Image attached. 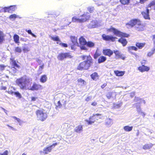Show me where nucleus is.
<instances>
[{
	"instance_id": "obj_36",
	"label": "nucleus",
	"mask_w": 155,
	"mask_h": 155,
	"mask_svg": "<svg viewBox=\"0 0 155 155\" xmlns=\"http://www.w3.org/2000/svg\"><path fill=\"white\" fill-rule=\"evenodd\" d=\"M133 128L132 126L130 127L128 126H126L124 127V129L126 131L129 132L132 130Z\"/></svg>"
},
{
	"instance_id": "obj_29",
	"label": "nucleus",
	"mask_w": 155,
	"mask_h": 155,
	"mask_svg": "<svg viewBox=\"0 0 155 155\" xmlns=\"http://www.w3.org/2000/svg\"><path fill=\"white\" fill-rule=\"evenodd\" d=\"M47 77L45 74L42 75L40 78V81L42 83H44L47 81Z\"/></svg>"
},
{
	"instance_id": "obj_6",
	"label": "nucleus",
	"mask_w": 155,
	"mask_h": 155,
	"mask_svg": "<svg viewBox=\"0 0 155 155\" xmlns=\"http://www.w3.org/2000/svg\"><path fill=\"white\" fill-rule=\"evenodd\" d=\"M35 114L38 120L43 121L47 118L48 116L43 109H38L36 110Z\"/></svg>"
},
{
	"instance_id": "obj_51",
	"label": "nucleus",
	"mask_w": 155,
	"mask_h": 155,
	"mask_svg": "<svg viewBox=\"0 0 155 155\" xmlns=\"http://www.w3.org/2000/svg\"><path fill=\"white\" fill-rule=\"evenodd\" d=\"M93 7H89L87 8V10L91 13H92L94 10Z\"/></svg>"
},
{
	"instance_id": "obj_9",
	"label": "nucleus",
	"mask_w": 155,
	"mask_h": 155,
	"mask_svg": "<svg viewBox=\"0 0 155 155\" xmlns=\"http://www.w3.org/2000/svg\"><path fill=\"white\" fill-rule=\"evenodd\" d=\"M72 43L70 44L71 49L74 50L76 48L77 45L78 44L77 38L75 36H71L70 37Z\"/></svg>"
},
{
	"instance_id": "obj_21",
	"label": "nucleus",
	"mask_w": 155,
	"mask_h": 155,
	"mask_svg": "<svg viewBox=\"0 0 155 155\" xmlns=\"http://www.w3.org/2000/svg\"><path fill=\"white\" fill-rule=\"evenodd\" d=\"M118 41L121 43L123 46H125L127 43V41L126 39L122 38L119 39Z\"/></svg>"
},
{
	"instance_id": "obj_60",
	"label": "nucleus",
	"mask_w": 155,
	"mask_h": 155,
	"mask_svg": "<svg viewBox=\"0 0 155 155\" xmlns=\"http://www.w3.org/2000/svg\"><path fill=\"white\" fill-rule=\"evenodd\" d=\"M107 84L106 83H104L101 86V87L102 89H103L107 86Z\"/></svg>"
},
{
	"instance_id": "obj_49",
	"label": "nucleus",
	"mask_w": 155,
	"mask_h": 155,
	"mask_svg": "<svg viewBox=\"0 0 155 155\" xmlns=\"http://www.w3.org/2000/svg\"><path fill=\"white\" fill-rule=\"evenodd\" d=\"M25 31L26 32H27L28 33V34L31 35L34 37H36V36L34 34L32 33L31 30H27L26 29L25 30Z\"/></svg>"
},
{
	"instance_id": "obj_48",
	"label": "nucleus",
	"mask_w": 155,
	"mask_h": 155,
	"mask_svg": "<svg viewBox=\"0 0 155 155\" xmlns=\"http://www.w3.org/2000/svg\"><path fill=\"white\" fill-rule=\"evenodd\" d=\"M14 94L15 95L16 97H18L19 98H21V96L20 94L18 91L15 92Z\"/></svg>"
},
{
	"instance_id": "obj_58",
	"label": "nucleus",
	"mask_w": 155,
	"mask_h": 155,
	"mask_svg": "<svg viewBox=\"0 0 155 155\" xmlns=\"http://www.w3.org/2000/svg\"><path fill=\"white\" fill-rule=\"evenodd\" d=\"M91 97H87L86 98V99H85V100L86 101L88 102L91 100Z\"/></svg>"
},
{
	"instance_id": "obj_63",
	"label": "nucleus",
	"mask_w": 155,
	"mask_h": 155,
	"mask_svg": "<svg viewBox=\"0 0 155 155\" xmlns=\"http://www.w3.org/2000/svg\"><path fill=\"white\" fill-rule=\"evenodd\" d=\"M132 54L135 56V57L136 58H137L139 57V56L138 55H137L136 53H132Z\"/></svg>"
},
{
	"instance_id": "obj_30",
	"label": "nucleus",
	"mask_w": 155,
	"mask_h": 155,
	"mask_svg": "<svg viewBox=\"0 0 155 155\" xmlns=\"http://www.w3.org/2000/svg\"><path fill=\"white\" fill-rule=\"evenodd\" d=\"M113 31L114 35H116L117 32L118 30L116 28L112 27V26L109 28L107 29V31L108 32H110Z\"/></svg>"
},
{
	"instance_id": "obj_50",
	"label": "nucleus",
	"mask_w": 155,
	"mask_h": 155,
	"mask_svg": "<svg viewBox=\"0 0 155 155\" xmlns=\"http://www.w3.org/2000/svg\"><path fill=\"white\" fill-rule=\"evenodd\" d=\"M44 64H42V65L40 66L39 68V69L38 70V72H39V74H41L42 73V70L44 68Z\"/></svg>"
},
{
	"instance_id": "obj_11",
	"label": "nucleus",
	"mask_w": 155,
	"mask_h": 155,
	"mask_svg": "<svg viewBox=\"0 0 155 155\" xmlns=\"http://www.w3.org/2000/svg\"><path fill=\"white\" fill-rule=\"evenodd\" d=\"M42 88L41 85L34 83L30 88H28L27 89L32 91H38L41 89Z\"/></svg>"
},
{
	"instance_id": "obj_14",
	"label": "nucleus",
	"mask_w": 155,
	"mask_h": 155,
	"mask_svg": "<svg viewBox=\"0 0 155 155\" xmlns=\"http://www.w3.org/2000/svg\"><path fill=\"white\" fill-rule=\"evenodd\" d=\"M148 5L146 7V9L145 11H143L141 12V14L143 18L146 19L150 20V18L149 15V10L148 9Z\"/></svg>"
},
{
	"instance_id": "obj_52",
	"label": "nucleus",
	"mask_w": 155,
	"mask_h": 155,
	"mask_svg": "<svg viewBox=\"0 0 155 155\" xmlns=\"http://www.w3.org/2000/svg\"><path fill=\"white\" fill-rule=\"evenodd\" d=\"M6 67V65L3 64H0V70L1 71L4 70Z\"/></svg>"
},
{
	"instance_id": "obj_42",
	"label": "nucleus",
	"mask_w": 155,
	"mask_h": 155,
	"mask_svg": "<svg viewBox=\"0 0 155 155\" xmlns=\"http://www.w3.org/2000/svg\"><path fill=\"white\" fill-rule=\"evenodd\" d=\"M55 105L56 106L55 108L57 109L60 108L62 107V105L61 104L60 101H58L57 103H55Z\"/></svg>"
},
{
	"instance_id": "obj_33",
	"label": "nucleus",
	"mask_w": 155,
	"mask_h": 155,
	"mask_svg": "<svg viewBox=\"0 0 155 155\" xmlns=\"http://www.w3.org/2000/svg\"><path fill=\"white\" fill-rule=\"evenodd\" d=\"M127 49L128 51L131 52L132 50H134L135 51H137V47L134 46H130L127 47Z\"/></svg>"
},
{
	"instance_id": "obj_54",
	"label": "nucleus",
	"mask_w": 155,
	"mask_h": 155,
	"mask_svg": "<svg viewBox=\"0 0 155 155\" xmlns=\"http://www.w3.org/2000/svg\"><path fill=\"white\" fill-rule=\"evenodd\" d=\"M29 50V48L28 47H24L23 49V50L24 53L28 51Z\"/></svg>"
},
{
	"instance_id": "obj_55",
	"label": "nucleus",
	"mask_w": 155,
	"mask_h": 155,
	"mask_svg": "<svg viewBox=\"0 0 155 155\" xmlns=\"http://www.w3.org/2000/svg\"><path fill=\"white\" fill-rule=\"evenodd\" d=\"M38 99V97H31V101H34Z\"/></svg>"
},
{
	"instance_id": "obj_35",
	"label": "nucleus",
	"mask_w": 155,
	"mask_h": 155,
	"mask_svg": "<svg viewBox=\"0 0 155 155\" xmlns=\"http://www.w3.org/2000/svg\"><path fill=\"white\" fill-rule=\"evenodd\" d=\"M5 35L3 32L0 30V43H1L4 40Z\"/></svg>"
},
{
	"instance_id": "obj_17",
	"label": "nucleus",
	"mask_w": 155,
	"mask_h": 155,
	"mask_svg": "<svg viewBox=\"0 0 155 155\" xmlns=\"http://www.w3.org/2000/svg\"><path fill=\"white\" fill-rule=\"evenodd\" d=\"M116 35L122 38H128L130 36L129 34L122 32L118 30Z\"/></svg>"
},
{
	"instance_id": "obj_7",
	"label": "nucleus",
	"mask_w": 155,
	"mask_h": 155,
	"mask_svg": "<svg viewBox=\"0 0 155 155\" xmlns=\"http://www.w3.org/2000/svg\"><path fill=\"white\" fill-rule=\"evenodd\" d=\"M79 40L81 49L82 50H87V49L85 46L86 45L87 42L85 38L83 36H81Z\"/></svg>"
},
{
	"instance_id": "obj_13",
	"label": "nucleus",
	"mask_w": 155,
	"mask_h": 155,
	"mask_svg": "<svg viewBox=\"0 0 155 155\" xmlns=\"http://www.w3.org/2000/svg\"><path fill=\"white\" fill-rule=\"evenodd\" d=\"M103 54L110 57L113 54V51L110 49L105 48L103 49L102 51Z\"/></svg>"
},
{
	"instance_id": "obj_38",
	"label": "nucleus",
	"mask_w": 155,
	"mask_h": 155,
	"mask_svg": "<svg viewBox=\"0 0 155 155\" xmlns=\"http://www.w3.org/2000/svg\"><path fill=\"white\" fill-rule=\"evenodd\" d=\"M112 124V119L110 118L107 119L105 123V125L107 126H110Z\"/></svg>"
},
{
	"instance_id": "obj_61",
	"label": "nucleus",
	"mask_w": 155,
	"mask_h": 155,
	"mask_svg": "<svg viewBox=\"0 0 155 155\" xmlns=\"http://www.w3.org/2000/svg\"><path fill=\"white\" fill-rule=\"evenodd\" d=\"M7 88L5 86H2L1 87V90H6Z\"/></svg>"
},
{
	"instance_id": "obj_53",
	"label": "nucleus",
	"mask_w": 155,
	"mask_h": 155,
	"mask_svg": "<svg viewBox=\"0 0 155 155\" xmlns=\"http://www.w3.org/2000/svg\"><path fill=\"white\" fill-rule=\"evenodd\" d=\"M59 143L56 142V143H54L52 144V145L49 146L51 148V149H52L54 147L56 146Z\"/></svg>"
},
{
	"instance_id": "obj_12",
	"label": "nucleus",
	"mask_w": 155,
	"mask_h": 155,
	"mask_svg": "<svg viewBox=\"0 0 155 155\" xmlns=\"http://www.w3.org/2000/svg\"><path fill=\"white\" fill-rule=\"evenodd\" d=\"M143 63H141L142 65L138 67V70L140 72H147L149 71L150 70V67L143 65Z\"/></svg>"
},
{
	"instance_id": "obj_22",
	"label": "nucleus",
	"mask_w": 155,
	"mask_h": 155,
	"mask_svg": "<svg viewBox=\"0 0 155 155\" xmlns=\"http://www.w3.org/2000/svg\"><path fill=\"white\" fill-rule=\"evenodd\" d=\"M91 77L92 79L94 81H97L99 78V75L97 73L94 72L91 75Z\"/></svg>"
},
{
	"instance_id": "obj_44",
	"label": "nucleus",
	"mask_w": 155,
	"mask_h": 155,
	"mask_svg": "<svg viewBox=\"0 0 155 155\" xmlns=\"http://www.w3.org/2000/svg\"><path fill=\"white\" fill-rule=\"evenodd\" d=\"M51 39L52 40H53L54 41H60V38H59L58 36H56L55 37H51Z\"/></svg>"
},
{
	"instance_id": "obj_8",
	"label": "nucleus",
	"mask_w": 155,
	"mask_h": 155,
	"mask_svg": "<svg viewBox=\"0 0 155 155\" xmlns=\"http://www.w3.org/2000/svg\"><path fill=\"white\" fill-rule=\"evenodd\" d=\"M102 39L106 41H111L114 42L115 40L117 39V38L115 37H114L112 35H107L105 34L102 35Z\"/></svg>"
},
{
	"instance_id": "obj_46",
	"label": "nucleus",
	"mask_w": 155,
	"mask_h": 155,
	"mask_svg": "<svg viewBox=\"0 0 155 155\" xmlns=\"http://www.w3.org/2000/svg\"><path fill=\"white\" fill-rule=\"evenodd\" d=\"M101 54L97 52H96L94 55V58L95 59H96L98 57L100 56Z\"/></svg>"
},
{
	"instance_id": "obj_19",
	"label": "nucleus",
	"mask_w": 155,
	"mask_h": 155,
	"mask_svg": "<svg viewBox=\"0 0 155 155\" xmlns=\"http://www.w3.org/2000/svg\"><path fill=\"white\" fill-rule=\"evenodd\" d=\"M96 117H94V115H93L89 117V120H86L85 121L87 123L88 125H90L94 123Z\"/></svg>"
},
{
	"instance_id": "obj_16",
	"label": "nucleus",
	"mask_w": 155,
	"mask_h": 155,
	"mask_svg": "<svg viewBox=\"0 0 155 155\" xmlns=\"http://www.w3.org/2000/svg\"><path fill=\"white\" fill-rule=\"evenodd\" d=\"M98 23L96 20H92L89 24L88 27L90 28H96L98 26Z\"/></svg>"
},
{
	"instance_id": "obj_25",
	"label": "nucleus",
	"mask_w": 155,
	"mask_h": 155,
	"mask_svg": "<svg viewBox=\"0 0 155 155\" xmlns=\"http://www.w3.org/2000/svg\"><path fill=\"white\" fill-rule=\"evenodd\" d=\"M77 81L78 85L81 86H84L86 84V81L81 78L78 79Z\"/></svg>"
},
{
	"instance_id": "obj_32",
	"label": "nucleus",
	"mask_w": 155,
	"mask_h": 155,
	"mask_svg": "<svg viewBox=\"0 0 155 155\" xmlns=\"http://www.w3.org/2000/svg\"><path fill=\"white\" fill-rule=\"evenodd\" d=\"M153 146V144L152 143L146 144L143 146V148L144 150L149 149L151 148Z\"/></svg>"
},
{
	"instance_id": "obj_2",
	"label": "nucleus",
	"mask_w": 155,
	"mask_h": 155,
	"mask_svg": "<svg viewBox=\"0 0 155 155\" xmlns=\"http://www.w3.org/2000/svg\"><path fill=\"white\" fill-rule=\"evenodd\" d=\"M126 26L127 28L134 27L135 29L138 31H143L145 29V25L142 23L140 20L138 18L131 19L126 24Z\"/></svg>"
},
{
	"instance_id": "obj_41",
	"label": "nucleus",
	"mask_w": 155,
	"mask_h": 155,
	"mask_svg": "<svg viewBox=\"0 0 155 155\" xmlns=\"http://www.w3.org/2000/svg\"><path fill=\"white\" fill-rule=\"evenodd\" d=\"M134 101L135 102H137V101H140V102L138 103V104H140L141 103L142 101H143V102L144 103H145V101L144 100H142V99H139V98H138V97H135V98L134 99ZM138 104V103H137L136 104Z\"/></svg>"
},
{
	"instance_id": "obj_64",
	"label": "nucleus",
	"mask_w": 155,
	"mask_h": 155,
	"mask_svg": "<svg viewBox=\"0 0 155 155\" xmlns=\"http://www.w3.org/2000/svg\"><path fill=\"white\" fill-rule=\"evenodd\" d=\"M140 2L141 3H143L147 0H139Z\"/></svg>"
},
{
	"instance_id": "obj_57",
	"label": "nucleus",
	"mask_w": 155,
	"mask_h": 155,
	"mask_svg": "<svg viewBox=\"0 0 155 155\" xmlns=\"http://www.w3.org/2000/svg\"><path fill=\"white\" fill-rule=\"evenodd\" d=\"M8 153V152L7 150H5L2 153L0 154V155H7Z\"/></svg>"
},
{
	"instance_id": "obj_15",
	"label": "nucleus",
	"mask_w": 155,
	"mask_h": 155,
	"mask_svg": "<svg viewBox=\"0 0 155 155\" xmlns=\"http://www.w3.org/2000/svg\"><path fill=\"white\" fill-rule=\"evenodd\" d=\"M113 53H114L115 54V58L116 59L120 58L123 60H124L126 57L123 56L121 53L118 50H114Z\"/></svg>"
},
{
	"instance_id": "obj_62",
	"label": "nucleus",
	"mask_w": 155,
	"mask_h": 155,
	"mask_svg": "<svg viewBox=\"0 0 155 155\" xmlns=\"http://www.w3.org/2000/svg\"><path fill=\"white\" fill-rule=\"evenodd\" d=\"M93 115H94V117H95V116H101L102 115L101 114H93Z\"/></svg>"
},
{
	"instance_id": "obj_1",
	"label": "nucleus",
	"mask_w": 155,
	"mask_h": 155,
	"mask_svg": "<svg viewBox=\"0 0 155 155\" xmlns=\"http://www.w3.org/2000/svg\"><path fill=\"white\" fill-rule=\"evenodd\" d=\"M81 58L84 61L78 65L77 69L81 71L88 70L93 63L92 58L90 54L81 55Z\"/></svg>"
},
{
	"instance_id": "obj_59",
	"label": "nucleus",
	"mask_w": 155,
	"mask_h": 155,
	"mask_svg": "<svg viewBox=\"0 0 155 155\" xmlns=\"http://www.w3.org/2000/svg\"><path fill=\"white\" fill-rule=\"evenodd\" d=\"M97 103L95 101L92 102L91 104V105L94 106H97Z\"/></svg>"
},
{
	"instance_id": "obj_40",
	"label": "nucleus",
	"mask_w": 155,
	"mask_h": 155,
	"mask_svg": "<svg viewBox=\"0 0 155 155\" xmlns=\"http://www.w3.org/2000/svg\"><path fill=\"white\" fill-rule=\"evenodd\" d=\"M130 0H120L121 4L123 5H127L130 2Z\"/></svg>"
},
{
	"instance_id": "obj_20",
	"label": "nucleus",
	"mask_w": 155,
	"mask_h": 155,
	"mask_svg": "<svg viewBox=\"0 0 155 155\" xmlns=\"http://www.w3.org/2000/svg\"><path fill=\"white\" fill-rule=\"evenodd\" d=\"M52 149L49 146L45 147L43 150V152L44 154H47L51 152Z\"/></svg>"
},
{
	"instance_id": "obj_27",
	"label": "nucleus",
	"mask_w": 155,
	"mask_h": 155,
	"mask_svg": "<svg viewBox=\"0 0 155 155\" xmlns=\"http://www.w3.org/2000/svg\"><path fill=\"white\" fill-rule=\"evenodd\" d=\"M15 90V89L14 87L12 86H10L9 87L7 92L8 94L12 95L14 94L15 92L14 91Z\"/></svg>"
},
{
	"instance_id": "obj_3",
	"label": "nucleus",
	"mask_w": 155,
	"mask_h": 155,
	"mask_svg": "<svg viewBox=\"0 0 155 155\" xmlns=\"http://www.w3.org/2000/svg\"><path fill=\"white\" fill-rule=\"evenodd\" d=\"M15 83L21 89L26 90L27 89V85L29 83V80L26 76L25 75L17 79Z\"/></svg>"
},
{
	"instance_id": "obj_23",
	"label": "nucleus",
	"mask_w": 155,
	"mask_h": 155,
	"mask_svg": "<svg viewBox=\"0 0 155 155\" xmlns=\"http://www.w3.org/2000/svg\"><path fill=\"white\" fill-rule=\"evenodd\" d=\"M146 43H140L139 42H137L136 43L135 45L137 49H141L143 48L145 45Z\"/></svg>"
},
{
	"instance_id": "obj_43",
	"label": "nucleus",
	"mask_w": 155,
	"mask_h": 155,
	"mask_svg": "<svg viewBox=\"0 0 155 155\" xmlns=\"http://www.w3.org/2000/svg\"><path fill=\"white\" fill-rule=\"evenodd\" d=\"M113 92H109L106 95L108 99H110L113 97Z\"/></svg>"
},
{
	"instance_id": "obj_37",
	"label": "nucleus",
	"mask_w": 155,
	"mask_h": 155,
	"mask_svg": "<svg viewBox=\"0 0 155 155\" xmlns=\"http://www.w3.org/2000/svg\"><path fill=\"white\" fill-rule=\"evenodd\" d=\"M153 6V9L155 10V1H152L148 5V7L151 8Z\"/></svg>"
},
{
	"instance_id": "obj_39",
	"label": "nucleus",
	"mask_w": 155,
	"mask_h": 155,
	"mask_svg": "<svg viewBox=\"0 0 155 155\" xmlns=\"http://www.w3.org/2000/svg\"><path fill=\"white\" fill-rule=\"evenodd\" d=\"M14 51L15 53H20L22 51V50L20 47H16L15 48Z\"/></svg>"
},
{
	"instance_id": "obj_18",
	"label": "nucleus",
	"mask_w": 155,
	"mask_h": 155,
	"mask_svg": "<svg viewBox=\"0 0 155 155\" xmlns=\"http://www.w3.org/2000/svg\"><path fill=\"white\" fill-rule=\"evenodd\" d=\"M68 56V53H59L57 56L58 59L60 60H62L66 58Z\"/></svg>"
},
{
	"instance_id": "obj_45",
	"label": "nucleus",
	"mask_w": 155,
	"mask_h": 155,
	"mask_svg": "<svg viewBox=\"0 0 155 155\" xmlns=\"http://www.w3.org/2000/svg\"><path fill=\"white\" fill-rule=\"evenodd\" d=\"M17 17V16L15 14H13L11 15L10 16H9V18L11 19H15Z\"/></svg>"
},
{
	"instance_id": "obj_31",
	"label": "nucleus",
	"mask_w": 155,
	"mask_h": 155,
	"mask_svg": "<svg viewBox=\"0 0 155 155\" xmlns=\"http://www.w3.org/2000/svg\"><path fill=\"white\" fill-rule=\"evenodd\" d=\"M87 46L90 48H94L95 46V43L91 41H88L87 42Z\"/></svg>"
},
{
	"instance_id": "obj_24",
	"label": "nucleus",
	"mask_w": 155,
	"mask_h": 155,
	"mask_svg": "<svg viewBox=\"0 0 155 155\" xmlns=\"http://www.w3.org/2000/svg\"><path fill=\"white\" fill-rule=\"evenodd\" d=\"M107 60V58L106 57L102 55L100 56L98 59V63L99 64L103 63L105 61Z\"/></svg>"
},
{
	"instance_id": "obj_47",
	"label": "nucleus",
	"mask_w": 155,
	"mask_h": 155,
	"mask_svg": "<svg viewBox=\"0 0 155 155\" xmlns=\"http://www.w3.org/2000/svg\"><path fill=\"white\" fill-rule=\"evenodd\" d=\"M155 51L152 50L151 51L149 52L147 54V56L148 57L151 56L155 52Z\"/></svg>"
},
{
	"instance_id": "obj_28",
	"label": "nucleus",
	"mask_w": 155,
	"mask_h": 155,
	"mask_svg": "<svg viewBox=\"0 0 155 155\" xmlns=\"http://www.w3.org/2000/svg\"><path fill=\"white\" fill-rule=\"evenodd\" d=\"M14 41L15 43L18 44V45L19 43V37L16 34L14 35L13 36Z\"/></svg>"
},
{
	"instance_id": "obj_34",
	"label": "nucleus",
	"mask_w": 155,
	"mask_h": 155,
	"mask_svg": "<svg viewBox=\"0 0 155 155\" xmlns=\"http://www.w3.org/2000/svg\"><path fill=\"white\" fill-rule=\"evenodd\" d=\"M83 127L82 125H78L76 127L75 129V132L77 133H79L81 131H82Z\"/></svg>"
},
{
	"instance_id": "obj_10",
	"label": "nucleus",
	"mask_w": 155,
	"mask_h": 155,
	"mask_svg": "<svg viewBox=\"0 0 155 155\" xmlns=\"http://www.w3.org/2000/svg\"><path fill=\"white\" fill-rule=\"evenodd\" d=\"M16 8V5L10 6L8 7H5L3 8V12H8L9 13H12L15 11Z\"/></svg>"
},
{
	"instance_id": "obj_26",
	"label": "nucleus",
	"mask_w": 155,
	"mask_h": 155,
	"mask_svg": "<svg viewBox=\"0 0 155 155\" xmlns=\"http://www.w3.org/2000/svg\"><path fill=\"white\" fill-rule=\"evenodd\" d=\"M114 73L116 76H122L125 74L124 71H120L118 70H116L114 71Z\"/></svg>"
},
{
	"instance_id": "obj_56",
	"label": "nucleus",
	"mask_w": 155,
	"mask_h": 155,
	"mask_svg": "<svg viewBox=\"0 0 155 155\" xmlns=\"http://www.w3.org/2000/svg\"><path fill=\"white\" fill-rule=\"evenodd\" d=\"M59 44L63 47H68L67 45L65 43H59Z\"/></svg>"
},
{
	"instance_id": "obj_4",
	"label": "nucleus",
	"mask_w": 155,
	"mask_h": 155,
	"mask_svg": "<svg viewBox=\"0 0 155 155\" xmlns=\"http://www.w3.org/2000/svg\"><path fill=\"white\" fill-rule=\"evenodd\" d=\"M18 61H16L14 58H10V64L11 66V72L13 74H15L18 71V69H19L20 65L18 64Z\"/></svg>"
},
{
	"instance_id": "obj_5",
	"label": "nucleus",
	"mask_w": 155,
	"mask_h": 155,
	"mask_svg": "<svg viewBox=\"0 0 155 155\" xmlns=\"http://www.w3.org/2000/svg\"><path fill=\"white\" fill-rule=\"evenodd\" d=\"M90 16L88 13L86 12L84 13L81 17V18H77L75 17L72 18V21L74 22H77L82 23L85 22L89 20Z\"/></svg>"
}]
</instances>
